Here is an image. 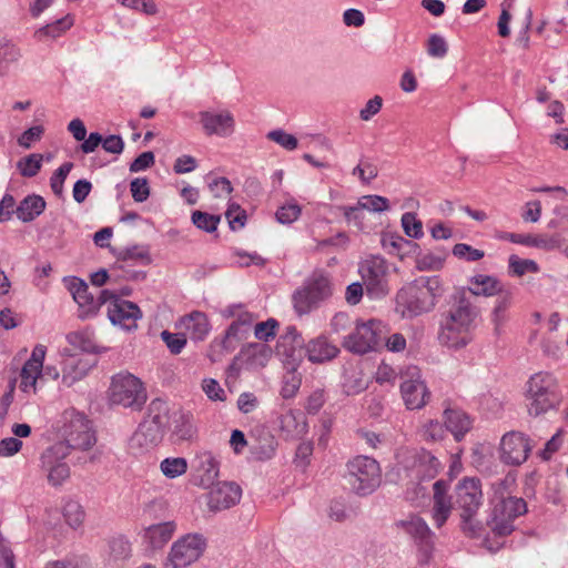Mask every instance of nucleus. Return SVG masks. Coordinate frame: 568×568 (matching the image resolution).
I'll return each mask as SVG.
<instances>
[{
  "label": "nucleus",
  "instance_id": "1",
  "mask_svg": "<svg viewBox=\"0 0 568 568\" xmlns=\"http://www.w3.org/2000/svg\"><path fill=\"white\" fill-rule=\"evenodd\" d=\"M479 314L465 292L454 296V302L442 315L438 341L442 345L460 349L473 341V331Z\"/></svg>",
  "mask_w": 568,
  "mask_h": 568
},
{
  "label": "nucleus",
  "instance_id": "2",
  "mask_svg": "<svg viewBox=\"0 0 568 568\" xmlns=\"http://www.w3.org/2000/svg\"><path fill=\"white\" fill-rule=\"evenodd\" d=\"M438 276H419L398 290L395 312L405 320H412L432 312L442 295Z\"/></svg>",
  "mask_w": 568,
  "mask_h": 568
},
{
  "label": "nucleus",
  "instance_id": "3",
  "mask_svg": "<svg viewBox=\"0 0 568 568\" xmlns=\"http://www.w3.org/2000/svg\"><path fill=\"white\" fill-rule=\"evenodd\" d=\"M493 487L495 496L488 526L496 536H508L515 529V519L527 511V504L520 497L504 495L506 489L505 480H498Z\"/></svg>",
  "mask_w": 568,
  "mask_h": 568
},
{
  "label": "nucleus",
  "instance_id": "4",
  "mask_svg": "<svg viewBox=\"0 0 568 568\" xmlns=\"http://www.w3.org/2000/svg\"><path fill=\"white\" fill-rule=\"evenodd\" d=\"M528 412L539 416L555 408L560 403L557 378L548 372H538L527 382Z\"/></svg>",
  "mask_w": 568,
  "mask_h": 568
},
{
  "label": "nucleus",
  "instance_id": "5",
  "mask_svg": "<svg viewBox=\"0 0 568 568\" xmlns=\"http://www.w3.org/2000/svg\"><path fill=\"white\" fill-rule=\"evenodd\" d=\"M333 294L332 282L322 273L313 274L302 287L292 295V303L297 315L310 314Z\"/></svg>",
  "mask_w": 568,
  "mask_h": 568
},
{
  "label": "nucleus",
  "instance_id": "6",
  "mask_svg": "<svg viewBox=\"0 0 568 568\" xmlns=\"http://www.w3.org/2000/svg\"><path fill=\"white\" fill-rule=\"evenodd\" d=\"M456 503L460 508V517L464 530L471 535H478L480 523L475 516L483 504L480 480L477 478H464L456 487Z\"/></svg>",
  "mask_w": 568,
  "mask_h": 568
},
{
  "label": "nucleus",
  "instance_id": "7",
  "mask_svg": "<svg viewBox=\"0 0 568 568\" xmlns=\"http://www.w3.org/2000/svg\"><path fill=\"white\" fill-rule=\"evenodd\" d=\"M440 467V462L430 452L420 449L412 453L405 462V473L410 484L415 485L417 483V487L413 496L407 489V498L415 500L418 497H425L427 490L419 483L433 479L438 474Z\"/></svg>",
  "mask_w": 568,
  "mask_h": 568
},
{
  "label": "nucleus",
  "instance_id": "8",
  "mask_svg": "<svg viewBox=\"0 0 568 568\" xmlns=\"http://www.w3.org/2000/svg\"><path fill=\"white\" fill-rule=\"evenodd\" d=\"M109 398L112 404L141 409L146 402V392L140 378L129 372H120L112 377Z\"/></svg>",
  "mask_w": 568,
  "mask_h": 568
},
{
  "label": "nucleus",
  "instance_id": "9",
  "mask_svg": "<svg viewBox=\"0 0 568 568\" xmlns=\"http://www.w3.org/2000/svg\"><path fill=\"white\" fill-rule=\"evenodd\" d=\"M347 481L359 496L372 494L381 484L379 464L367 456H356L347 464Z\"/></svg>",
  "mask_w": 568,
  "mask_h": 568
},
{
  "label": "nucleus",
  "instance_id": "10",
  "mask_svg": "<svg viewBox=\"0 0 568 568\" xmlns=\"http://www.w3.org/2000/svg\"><path fill=\"white\" fill-rule=\"evenodd\" d=\"M61 434L64 438L62 442L70 449H90L95 444V436L91 428L90 420L85 416L74 409H68L62 414Z\"/></svg>",
  "mask_w": 568,
  "mask_h": 568
},
{
  "label": "nucleus",
  "instance_id": "11",
  "mask_svg": "<svg viewBox=\"0 0 568 568\" xmlns=\"http://www.w3.org/2000/svg\"><path fill=\"white\" fill-rule=\"evenodd\" d=\"M361 274L366 294L373 300L385 297L389 293V265L379 255H372L359 262Z\"/></svg>",
  "mask_w": 568,
  "mask_h": 568
},
{
  "label": "nucleus",
  "instance_id": "12",
  "mask_svg": "<svg viewBox=\"0 0 568 568\" xmlns=\"http://www.w3.org/2000/svg\"><path fill=\"white\" fill-rule=\"evenodd\" d=\"M388 333L386 325L378 320L358 323L354 331L344 337L343 346L355 354H366L384 341Z\"/></svg>",
  "mask_w": 568,
  "mask_h": 568
},
{
  "label": "nucleus",
  "instance_id": "13",
  "mask_svg": "<svg viewBox=\"0 0 568 568\" xmlns=\"http://www.w3.org/2000/svg\"><path fill=\"white\" fill-rule=\"evenodd\" d=\"M205 540L199 534H187L176 540L164 568H183L196 561L203 554Z\"/></svg>",
  "mask_w": 568,
  "mask_h": 568
},
{
  "label": "nucleus",
  "instance_id": "14",
  "mask_svg": "<svg viewBox=\"0 0 568 568\" xmlns=\"http://www.w3.org/2000/svg\"><path fill=\"white\" fill-rule=\"evenodd\" d=\"M400 379L399 387L405 406L408 409L423 408L429 402L430 392L422 379L419 369L416 366L407 367Z\"/></svg>",
  "mask_w": 568,
  "mask_h": 568
},
{
  "label": "nucleus",
  "instance_id": "15",
  "mask_svg": "<svg viewBox=\"0 0 568 568\" xmlns=\"http://www.w3.org/2000/svg\"><path fill=\"white\" fill-rule=\"evenodd\" d=\"M68 288L79 305V317L82 320L95 315L101 305L106 304L113 297V292L109 290L100 291L99 296L94 297L89 291L88 284L78 277L70 278Z\"/></svg>",
  "mask_w": 568,
  "mask_h": 568
},
{
  "label": "nucleus",
  "instance_id": "16",
  "mask_svg": "<svg viewBox=\"0 0 568 568\" xmlns=\"http://www.w3.org/2000/svg\"><path fill=\"white\" fill-rule=\"evenodd\" d=\"M68 446L57 443L45 449L41 457V468L47 473L48 483L52 486H60L70 476V468L63 459L68 456Z\"/></svg>",
  "mask_w": 568,
  "mask_h": 568
},
{
  "label": "nucleus",
  "instance_id": "17",
  "mask_svg": "<svg viewBox=\"0 0 568 568\" xmlns=\"http://www.w3.org/2000/svg\"><path fill=\"white\" fill-rule=\"evenodd\" d=\"M223 315L225 317H234L222 342L224 349L232 351L235 348L233 341L239 342L248 336L256 316L245 311L242 305H230L223 311Z\"/></svg>",
  "mask_w": 568,
  "mask_h": 568
},
{
  "label": "nucleus",
  "instance_id": "18",
  "mask_svg": "<svg viewBox=\"0 0 568 568\" xmlns=\"http://www.w3.org/2000/svg\"><path fill=\"white\" fill-rule=\"evenodd\" d=\"M530 439L520 432L506 433L500 442V459L508 465H521L531 452Z\"/></svg>",
  "mask_w": 568,
  "mask_h": 568
},
{
  "label": "nucleus",
  "instance_id": "19",
  "mask_svg": "<svg viewBox=\"0 0 568 568\" xmlns=\"http://www.w3.org/2000/svg\"><path fill=\"white\" fill-rule=\"evenodd\" d=\"M108 304V317L114 325L130 329L135 326V321L141 318L139 306L130 301L119 298L114 293Z\"/></svg>",
  "mask_w": 568,
  "mask_h": 568
},
{
  "label": "nucleus",
  "instance_id": "20",
  "mask_svg": "<svg viewBox=\"0 0 568 568\" xmlns=\"http://www.w3.org/2000/svg\"><path fill=\"white\" fill-rule=\"evenodd\" d=\"M242 496L241 487L233 481H223L215 485L209 493L207 507L220 511L235 506Z\"/></svg>",
  "mask_w": 568,
  "mask_h": 568
},
{
  "label": "nucleus",
  "instance_id": "21",
  "mask_svg": "<svg viewBox=\"0 0 568 568\" xmlns=\"http://www.w3.org/2000/svg\"><path fill=\"white\" fill-rule=\"evenodd\" d=\"M273 355L271 346L265 343H248L242 346L237 354V361L244 368L256 371L264 368Z\"/></svg>",
  "mask_w": 568,
  "mask_h": 568
},
{
  "label": "nucleus",
  "instance_id": "22",
  "mask_svg": "<svg viewBox=\"0 0 568 568\" xmlns=\"http://www.w3.org/2000/svg\"><path fill=\"white\" fill-rule=\"evenodd\" d=\"M192 467L195 471L196 484L203 488H210L219 476V462L209 450L196 453Z\"/></svg>",
  "mask_w": 568,
  "mask_h": 568
},
{
  "label": "nucleus",
  "instance_id": "23",
  "mask_svg": "<svg viewBox=\"0 0 568 568\" xmlns=\"http://www.w3.org/2000/svg\"><path fill=\"white\" fill-rule=\"evenodd\" d=\"M200 123L207 135L227 136L234 130V119L229 111L212 113L202 111L199 113Z\"/></svg>",
  "mask_w": 568,
  "mask_h": 568
},
{
  "label": "nucleus",
  "instance_id": "24",
  "mask_svg": "<svg viewBox=\"0 0 568 568\" xmlns=\"http://www.w3.org/2000/svg\"><path fill=\"white\" fill-rule=\"evenodd\" d=\"M163 433L141 423L129 440V448L133 455H141L159 444Z\"/></svg>",
  "mask_w": 568,
  "mask_h": 568
},
{
  "label": "nucleus",
  "instance_id": "25",
  "mask_svg": "<svg viewBox=\"0 0 568 568\" xmlns=\"http://www.w3.org/2000/svg\"><path fill=\"white\" fill-rule=\"evenodd\" d=\"M434 507L433 519L435 525L442 527L452 514L453 504L448 493V484L444 480H437L434 485Z\"/></svg>",
  "mask_w": 568,
  "mask_h": 568
},
{
  "label": "nucleus",
  "instance_id": "26",
  "mask_svg": "<svg viewBox=\"0 0 568 568\" xmlns=\"http://www.w3.org/2000/svg\"><path fill=\"white\" fill-rule=\"evenodd\" d=\"M62 365V383L68 387L81 381L91 368V364L78 355H68Z\"/></svg>",
  "mask_w": 568,
  "mask_h": 568
},
{
  "label": "nucleus",
  "instance_id": "27",
  "mask_svg": "<svg viewBox=\"0 0 568 568\" xmlns=\"http://www.w3.org/2000/svg\"><path fill=\"white\" fill-rule=\"evenodd\" d=\"M339 349L332 344L326 337L318 336L308 342L306 354L312 363H323L331 361L337 356Z\"/></svg>",
  "mask_w": 568,
  "mask_h": 568
},
{
  "label": "nucleus",
  "instance_id": "28",
  "mask_svg": "<svg viewBox=\"0 0 568 568\" xmlns=\"http://www.w3.org/2000/svg\"><path fill=\"white\" fill-rule=\"evenodd\" d=\"M280 427L287 437L298 438L308 430L305 415L301 410H288L281 415Z\"/></svg>",
  "mask_w": 568,
  "mask_h": 568
},
{
  "label": "nucleus",
  "instance_id": "29",
  "mask_svg": "<svg viewBox=\"0 0 568 568\" xmlns=\"http://www.w3.org/2000/svg\"><path fill=\"white\" fill-rule=\"evenodd\" d=\"M45 206L47 203L42 196L30 194L19 203L16 209V215L21 222L28 223L41 215Z\"/></svg>",
  "mask_w": 568,
  "mask_h": 568
},
{
  "label": "nucleus",
  "instance_id": "30",
  "mask_svg": "<svg viewBox=\"0 0 568 568\" xmlns=\"http://www.w3.org/2000/svg\"><path fill=\"white\" fill-rule=\"evenodd\" d=\"M446 429L449 430L457 442L462 440L465 434L470 429V418L462 410L445 409L444 412Z\"/></svg>",
  "mask_w": 568,
  "mask_h": 568
},
{
  "label": "nucleus",
  "instance_id": "31",
  "mask_svg": "<svg viewBox=\"0 0 568 568\" xmlns=\"http://www.w3.org/2000/svg\"><path fill=\"white\" fill-rule=\"evenodd\" d=\"M173 521L160 523L145 529L144 538L154 549L162 548L173 536L175 531Z\"/></svg>",
  "mask_w": 568,
  "mask_h": 568
},
{
  "label": "nucleus",
  "instance_id": "32",
  "mask_svg": "<svg viewBox=\"0 0 568 568\" xmlns=\"http://www.w3.org/2000/svg\"><path fill=\"white\" fill-rule=\"evenodd\" d=\"M142 423L149 424L151 427L163 433L169 424L168 404L159 398L153 399L148 407L146 417Z\"/></svg>",
  "mask_w": 568,
  "mask_h": 568
},
{
  "label": "nucleus",
  "instance_id": "33",
  "mask_svg": "<svg viewBox=\"0 0 568 568\" xmlns=\"http://www.w3.org/2000/svg\"><path fill=\"white\" fill-rule=\"evenodd\" d=\"M474 287L469 288V293L473 295H484V296H493V295H501L507 290L503 287L500 282L493 276L478 274L471 277L470 280Z\"/></svg>",
  "mask_w": 568,
  "mask_h": 568
},
{
  "label": "nucleus",
  "instance_id": "34",
  "mask_svg": "<svg viewBox=\"0 0 568 568\" xmlns=\"http://www.w3.org/2000/svg\"><path fill=\"white\" fill-rule=\"evenodd\" d=\"M191 339L202 341L210 332V323L204 313L193 312L183 321Z\"/></svg>",
  "mask_w": 568,
  "mask_h": 568
},
{
  "label": "nucleus",
  "instance_id": "35",
  "mask_svg": "<svg viewBox=\"0 0 568 568\" xmlns=\"http://www.w3.org/2000/svg\"><path fill=\"white\" fill-rule=\"evenodd\" d=\"M108 548L109 560L113 562L129 559L132 552V545L130 540L121 534L109 539Z\"/></svg>",
  "mask_w": 568,
  "mask_h": 568
},
{
  "label": "nucleus",
  "instance_id": "36",
  "mask_svg": "<svg viewBox=\"0 0 568 568\" xmlns=\"http://www.w3.org/2000/svg\"><path fill=\"white\" fill-rule=\"evenodd\" d=\"M511 300L513 293L510 292V290L499 295L498 298L496 300V305L491 313V322L494 323V329L496 335H499L501 333V328L508 320L507 310L511 305Z\"/></svg>",
  "mask_w": 568,
  "mask_h": 568
},
{
  "label": "nucleus",
  "instance_id": "37",
  "mask_svg": "<svg viewBox=\"0 0 568 568\" xmlns=\"http://www.w3.org/2000/svg\"><path fill=\"white\" fill-rule=\"evenodd\" d=\"M74 23L73 18L70 14L58 19L57 21L49 23L44 27H41L34 32V37L42 41L44 38L55 39L69 30Z\"/></svg>",
  "mask_w": 568,
  "mask_h": 568
},
{
  "label": "nucleus",
  "instance_id": "38",
  "mask_svg": "<svg viewBox=\"0 0 568 568\" xmlns=\"http://www.w3.org/2000/svg\"><path fill=\"white\" fill-rule=\"evenodd\" d=\"M403 529L415 539L424 542L430 538L432 531L426 521L418 516H410L400 521Z\"/></svg>",
  "mask_w": 568,
  "mask_h": 568
},
{
  "label": "nucleus",
  "instance_id": "39",
  "mask_svg": "<svg viewBox=\"0 0 568 568\" xmlns=\"http://www.w3.org/2000/svg\"><path fill=\"white\" fill-rule=\"evenodd\" d=\"M67 341L71 346L85 353H95L97 345L93 332L89 329L77 331L67 335Z\"/></svg>",
  "mask_w": 568,
  "mask_h": 568
},
{
  "label": "nucleus",
  "instance_id": "40",
  "mask_svg": "<svg viewBox=\"0 0 568 568\" xmlns=\"http://www.w3.org/2000/svg\"><path fill=\"white\" fill-rule=\"evenodd\" d=\"M118 262L122 263H138L148 265L151 263L149 250L143 245H133L120 251L116 255Z\"/></svg>",
  "mask_w": 568,
  "mask_h": 568
},
{
  "label": "nucleus",
  "instance_id": "41",
  "mask_svg": "<svg viewBox=\"0 0 568 568\" xmlns=\"http://www.w3.org/2000/svg\"><path fill=\"white\" fill-rule=\"evenodd\" d=\"M174 434L181 440H189L195 435L193 417L190 414L180 412L174 416Z\"/></svg>",
  "mask_w": 568,
  "mask_h": 568
},
{
  "label": "nucleus",
  "instance_id": "42",
  "mask_svg": "<svg viewBox=\"0 0 568 568\" xmlns=\"http://www.w3.org/2000/svg\"><path fill=\"white\" fill-rule=\"evenodd\" d=\"M161 473L170 479L182 476L187 470V462L183 457H168L160 464Z\"/></svg>",
  "mask_w": 568,
  "mask_h": 568
},
{
  "label": "nucleus",
  "instance_id": "43",
  "mask_svg": "<svg viewBox=\"0 0 568 568\" xmlns=\"http://www.w3.org/2000/svg\"><path fill=\"white\" fill-rule=\"evenodd\" d=\"M62 515L65 523L73 529L80 527L84 519V511L75 500H67L62 507Z\"/></svg>",
  "mask_w": 568,
  "mask_h": 568
},
{
  "label": "nucleus",
  "instance_id": "44",
  "mask_svg": "<svg viewBox=\"0 0 568 568\" xmlns=\"http://www.w3.org/2000/svg\"><path fill=\"white\" fill-rule=\"evenodd\" d=\"M43 156L39 153H32L21 159L17 163L20 174L24 178H32L39 173L42 166Z\"/></svg>",
  "mask_w": 568,
  "mask_h": 568
},
{
  "label": "nucleus",
  "instance_id": "45",
  "mask_svg": "<svg viewBox=\"0 0 568 568\" xmlns=\"http://www.w3.org/2000/svg\"><path fill=\"white\" fill-rule=\"evenodd\" d=\"M221 221L219 215L209 214L202 211H194L192 213V223L200 230L207 233L216 231L217 225Z\"/></svg>",
  "mask_w": 568,
  "mask_h": 568
},
{
  "label": "nucleus",
  "instance_id": "46",
  "mask_svg": "<svg viewBox=\"0 0 568 568\" xmlns=\"http://www.w3.org/2000/svg\"><path fill=\"white\" fill-rule=\"evenodd\" d=\"M367 388V383L359 373H347L342 385L343 393L347 396L357 395Z\"/></svg>",
  "mask_w": 568,
  "mask_h": 568
},
{
  "label": "nucleus",
  "instance_id": "47",
  "mask_svg": "<svg viewBox=\"0 0 568 568\" xmlns=\"http://www.w3.org/2000/svg\"><path fill=\"white\" fill-rule=\"evenodd\" d=\"M20 57L19 49L11 42L0 41V77L3 75L10 65Z\"/></svg>",
  "mask_w": 568,
  "mask_h": 568
},
{
  "label": "nucleus",
  "instance_id": "48",
  "mask_svg": "<svg viewBox=\"0 0 568 568\" xmlns=\"http://www.w3.org/2000/svg\"><path fill=\"white\" fill-rule=\"evenodd\" d=\"M508 262L510 272L516 276H523L528 272L537 273L539 271V266L534 260H523L517 255H510Z\"/></svg>",
  "mask_w": 568,
  "mask_h": 568
},
{
  "label": "nucleus",
  "instance_id": "49",
  "mask_svg": "<svg viewBox=\"0 0 568 568\" xmlns=\"http://www.w3.org/2000/svg\"><path fill=\"white\" fill-rule=\"evenodd\" d=\"M358 204L374 213H382L389 209L388 200L381 195H364L358 199Z\"/></svg>",
  "mask_w": 568,
  "mask_h": 568
},
{
  "label": "nucleus",
  "instance_id": "50",
  "mask_svg": "<svg viewBox=\"0 0 568 568\" xmlns=\"http://www.w3.org/2000/svg\"><path fill=\"white\" fill-rule=\"evenodd\" d=\"M72 168V162H65L53 172L50 179V186L55 195H62L64 181Z\"/></svg>",
  "mask_w": 568,
  "mask_h": 568
},
{
  "label": "nucleus",
  "instance_id": "51",
  "mask_svg": "<svg viewBox=\"0 0 568 568\" xmlns=\"http://www.w3.org/2000/svg\"><path fill=\"white\" fill-rule=\"evenodd\" d=\"M400 221L404 232L408 237L419 239L423 236V225L415 213H404Z\"/></svg>",
  "mask_w": 568,
  "mask_h": 568
},
{
  "label": "nucleus",
  "instance_id": "52",
  "mask_svg": "<svg viewBox=\"0 0 568 568\" xmlns=\"http://www.w3.org/2000/svg\"><path fill=\"white\" fill-rule=\"evenodd\" d=\"M338 210L343 212V215L348 224H353L358 230H364L365 209L362 207L358 203L355 206H339Z\"/></svg>",
  "mask_w": 568,
  "mask_h": 568
},
{
  "label": "nucleus",
  "instance_id": "53",
  "mask_svg": "<svg viewBox=\"0 0 568 568\" xmlns=\"http://www.w3.org/2000/svg\"><path fill=\"white\" fill-rule=\"evenodd\" d=\"M278 322L274 318H268L265 322H260L254 326V336L261 342H268L276 336Z\"/></svg>",
  "mask_w": 568,
  "mask_h": 568
},
{
  "label": "nucleus",
  "instance_id": "54",
  "mask_svg": "<svg viewBox=\"0 0 568 568\" xmlns=\"http://www.w3.org/2000/svg\"><path fill=\"white\" fill-rule=\"evenodd\" d=\"M202 390L210 400L224 402L226 399V393L214 378H204L201 384Z\"/></svg>",
  "mask_w": 568,
  "mask_h": 568
},
{
  "label": "nucleus",
  "instance_id": "55",
  "mask_svg": "<svg viewBox=\"0 0 568 568\" xmlns=\"http://www.w3.org/2000/svg\"><path fill=\"white\" fill-rule=\"evenodd\" d=\"M161 338L165 343L169 351L174 355L180 354L186 345V337L184 334L163 331L161 333Z\"/></svg>",
  "mask_w": 568,
  "mask_h": 568
},
{
  "label": "nucleus",
  "instance_id": "56",
  "mask_svg": "<svg viewBox=\"0 0 568 568\" xmlns=\"http://www.w3.org/2000/svg\"><path fill=\"white\" fill-rule=\"evenodd\" d=\"M445 428L437 420H428L426 422L422 429L420 436L426 442H437L444 438Z\"/></svg>",
  "mask_w": 568,
  "mask_h": 568
},
{
  "label": "nucleus",
  "instance_id": "57",
  "mask_svg": "<svg viewBox=\"0 0 568 568\" xmlns=\"http://www.w3.org/2000/svg\"><path fill=\"white\" fill-rule=\"evenodd\" d=\"M121 6L135 10L141 11L144 14L148 16H154L158 13V6L153 0H116Z\"/></svg>",
  "mask_w": 568,
  "mask_h": 568
},
{
  "label": "nucleus",
  "instance_id": "58",
  "mask_svg": "<svg viewBox=\"0 0 568 568\" xmlns=\"http://www.w3.org/2000/svg\"><path fill=\"white\" fill-rule=\"evenodd\" d=\"M301 212H302V209L298 204L288 203V204L281 206L276 211L275 216H276V220L281 224H291L300 217Z\"/></svg>",
  "mask_w": 568,
  "mask_h": 568
},
{
  "label": "nucleus",
  "instance_id": "59",
  "mask_svg": "<svg viewBox=\"0 0 568 568\" xmlns=\"http://www.w3.org/2000/svg\"><path fill=\"white\" fill-rule=\"evenodd\" d=\"M42 369L38 368L37 365L24 363L21 369V384L20 387L27 390L29 387H34L38 377L41 375Z\"/></svg>",
  "mask_w": 568,
  "mask_h": 568
},
{
  "label": "nucleus",
  "instance_id": "60",
  "mask_svg": "<svg viewBox=\"0 0 568 568\" xmlns=\"http://www.w3.org/2000/svg\"><path fill=\"white\" fill-rule=\"evenodd\" d=\"M453 254L458 258H465L468 262L479 261L484 257L485 253L481 250L474 248L473 246L458 243L453 247Z\"/></svg>",
  "mask_w": 568,
  "mask_h": 568
},
{
  "label": "nucleus",
  "instance_id": "61",
  "mask_svg": "<svg viewBox=\"0 0 568 568\" xmlns=\"http://www.w3.org/2000/svg\"><path fill=\"white\" fill-rule=\"evenodd\" d=\"M130 191L135 202L142 203L150 196V186L145 178H135L130 183Z\"/></svg>",
  "mask_w": 568,
  "mask_h": 568
},
{
  "label": "nucleus",
  "instance_id": "62",
  "mask_svg": "<svg viewBox=\"0 0 568 568\" xmlns=\"http://www.w3.org/2000/svg\"><path fill=\"white\" fill-rule=\"evenodd\" d=\"M448 44L439 34H432L427 42V53L433 58H444L447 54Z\"/></svg>",
  "mask_w": 568,
  "mask_h": 568
},
{
  "label": "nucleus",
  "instance_id": "63",
  "mask_svg": "<svg viewBox=\"0 0 568 568\" xmlns=\"http://www.w3.org/2000/svg\"><path fill=\"white\" fill-rule=\"evenodd\" d=\"M528 246L551 251L560 246V240L558 236L529 234Z\"/></svg>",
  "mask_w": 568,
  "mask_h": 568
},
{
  "label": "nucleus",
  "instance_id": "64",
  "mask_svg": "<svg viewBox=\"0 0 568 568\" xmlns=\"http://www.w3.org/2000/svg\"><path fill=\"white\" fill-rule=\"evenodd\" d=\"M267 138L288 151L295 150L298 144L297 139L294 135L286 133L283 130L271 131L267 134Z\"/></svg>",
  "mask_w": 568,
  "mask_h": 568
}]
</instances>
